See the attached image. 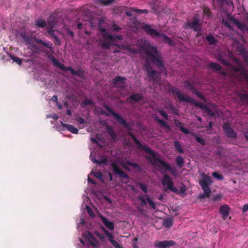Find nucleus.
I'll return each mask as SVG.
<instances>
[{
    "mask_svg": "<svg viewBox=\"0 0 248 248\" xmlns=\"http://www.w3.org/2000/svg\"><path fill=\"white\" fill-rule=\"evenodd\" d=\"M143 149L151 155V157L149 158V159L152 165L156 167L160 164L165 168L169 170L173 176L176 177L178 175L177 171L175 169L172 168L167 163L161 160L160 155L153 150L145 146L143 147Z\"/></svg>",
    "mask_w": 248,
    "mask_h": 248,
    "instance_id": "obj_1",
    "label": "nucleus"
},
{
    "mask_svg": "<svg viewBox=\"0 0 248 248\" xmlns=\"http://www.w3.org/2000/svg\"><path fill=\"white\" fill-rule=\"evenodd\" d=\"M144 49L148 55V58L146 60L147 64L151 62L155 63L158 67L162 66V59L155 47L151 46L149 42H145Z\"/></svg>",
    "mask_w": 248,
    "mask_h": 248,
    "instance_id": "obj_2",
    "label": "nucleus"
},
{
    "mask_svg": "<svg viewBox=\"0 0 248 248\" xmlns=\"http://www.w3.org/2000/svg\"><path fill=\"white\" fill-rule=\"evenodd\" d=\"M173 92L177 95L179 100L181 102H190L193 104H194L196 106H199L202 109L206 110L209 114L213 115V113L210 111V109H208L205 105H202L201 103H196L191 97L184 94L177 89H175Z\"/></svg>",
    "mask_w": 248,
    "mask_h": 248,
    "instance_id": "obj_3",
    "label": "nucleus"
},
{
    "mask_svg": "<svg viewBox=\"0 0 248 248\" xmlns=\"http://www.w3.org/2000/svg\"><path fill=\"white\" fill-rule=\"evenodd\" d=\"M143 28L144 30L147 32V33L153 36H157L159 37L161 39L166 43H168L170 45H172L173 43L171 40H170L168 36L166 35L159 33L156 30L152 29L151 27L149 25H145Z\"/></svg>",
    "mask_w": 248,
    "mask_h": 248,
    "instance_id": "obj_4",
    "label": "nucleus"
},
{
    "mask_svg": "<svg viewBox=\"0 0 248 248\" xmlns=\"http://www.w3.org/2000/svg\"><path fill=\"white\" fill-rule=\"evenodd\" d=\"M79 240L83 245L89 244L93 247H97L99 245L93 233H83L82 238H79Z\"/></svg>",
    "mask_w": 248,
    "mask_h": 248,
    "instance_id": "obj_5",
    "label": "nucleus"
},
{
    "mask_svg": "<svg viewBox=\"0 0 248 248\" xmlns=\"http://www.w3.org/2000/svg\"><path fill=\"white\" fill-rule=\"evenodd\" d=\"M201 179L199 180V184L202 189L211 190L209 186L211 185L213 181L210 176L203 172L201 173Z\"/></svg>",
    "mask_w": 248,
    "mask_h": 248,
    "instance_id": "obj_6",
    "label": "nucleus"
},
{
    "mask_svg": "<svg viewBox=\"0 0 248 248\" xmlns=\"http://www.w3.org/2000/svg\"><path fill=\"white\" fill-rule=\"evenodd\" d=\"M162 184L163 185H166L168 189L171 190L174 193H178V190L177 188L173 186V183L170 176L168 175L165 174L162 179Z\"/></svg>",
    "mask_w": 248,
    "mask_h": 248,
    "instance_id": "obj_7",
    "label": "nucleus"
},
{
    "mask_svg": "<svg viewBox=\"0 0 248 248\" xmlns=\"http://www.w3.org/2000/svg\"><path fill=\"white\" fill-rule=\"evenodd\" d=\"M175 244V242L173 240H165L156 241L155 243V246L158 248H169V247L173 246Z\"/></svg>",
    "mask_w": 248,
    "mask_h": 248,
    "instance_id": "obj_8",
    "label": "nucleus"
},
{
    "mask_svg": "<svg viewBox=\"0 0 248 248\" xmlns=\"http://www.w3.org/2000/svg\"><path fill=\"white\" fill-rule=\"evenodd\" d=\"M105 108L110 113L114 116V117L118 120L119 123L122 124L125 127H128V124L124 120H123L121 116L113 111L109 107H106Z\"/></svg>",
    "mask_w": 248,
    "mask_h": 248,
    "instance_id": "obj_9",
    "label": "nucleus"
},
{
    "mask_svg": "<svg viewBox=\"0 0 248 248\" xmlns=\"http://www.w3.org/2000/svg\"><path fill=\"white\" fill-rule=\"evenodd\" d=\"M230 210V208L228 205L224 204L221 206L219 209V212L221 214L224 220L226 219L228 217L229 214Z\"/></svg>",
    "mask_w": 248,
    "mask_h": 248,
    "instance_id": "obj_10",
    "label": "nucleus"
},
{
    "mask_svg": "<svg viewBox=\"0 0 248 248\" xmlns=\"http://www.w3.org/2000/svg\"><path fill=\"white\" fill-rule=\"evenodd\" d=\"M223 129L228 137L232 138L236 137V134L230 127L229 124H225L223 125Z\"/></svg>",
    "mask_w": 248,
    "mask_h": 248,
    "instance_id": "obj_11",
    "label": "nucleus"
},
{
    "mask_svg": "<svg viewBox=\"0 0 248 248\" xmlns=\"http://www.w3.org/2000/svg\"><path fill=\"white\" fill-rule=\"evenodd\" d=\"M187 25L189 28L193 29L195 31H199L201 29V26L199 23V21L197 20L189 23Z\"/></svg>",
    "mask_w": 248,
    "mask_h": 248,
    "instance_id": "obj_12",
    "label": "nucleus"
},
{
    "mask_svg": "<svg viewBox=\"0 0 248 248\" xmlns=\"http://www.w3.org/2000/svg\"><path fill=\"white\" fill-rule=\"evenodd\" d=\"M108 237L109 241L112 244L113 247L115 248H123L122 245L119 244L116 241L113 239L112 233H106Z\"/></svg>",
    "mask_w": 248,
    "mask_h": 248,
    "instance_id": "obj_13",
    "label": "nucleus"
},
{
    "mask_svg": "<svg viewBox=\"0 0 248 248\" xmlns=\"http://www.w3.org/2000/svg\"><path fill=\"white\" fill-rule=\"evenodd\" d=\"M100 217L103 224L108 229L112 231L114 229V223L112 222L108 221L105 217L102 215H100Z\"/></svg>",
    "mask_w": 248,
    "mask_h": 248,
    "instance_id": "obj_14",
    "label": "nucleus"
},
{
    "mask_svg": "<svg viewBox=\"0 0 248 248\" xmlns=\"http://www.w3.org/2000/svg\"><path fill=\"white\" fill-rule=\"evenodd\" d=\"M147 67L146 71L148 73V76L152 80H155L158 76V73L155 70H152L149 67H148L147 64L145 65Z\"/></svg>",
    "mask_w": 248,
    "mask_h": 248,
    "instance_id": "obj_15",
    "label": "nucleus"
},
{
    "mask_svg": "<svg viewBox=\"0 0 248 248\" xmlns=\"http://www.w3.org/2000/svg\"><path fill=\"white\" fill-rule=\"evenodd\" d=\"M103 37L105 40L108 39L111 41H113L116 39L119 40H121L122 39V37L121 36H113L107 33H104L103 34Z\"/></svg>",
    "mask_w": 248,
    "mask_h": 248,
    "instance_id": "obj_16",
    "label": "nucleus"
},
{
    "mask_svg": "<svg viewBox=\"0 0 248 248\" xmlns=\"http://www.w3.org/2000/svg\"><path fill=\"white\" fill-rule=\"evenodd\" d=\"M48 33L53 36V37L55 38L57 44L58 45H60L61 43L60 40L58 39L57 35L55 33H57V34H60V32L57 30H51V28L49 29L48 31Z\"/></svg>",
    "mask_w": 248,
    "mask_h": 248,
    "instance_id": "obj_17",
    "label": "nucleus"
},
{
    "mask_svg": "<svg viewBox=\"0 0 248 248\" xmlns=\"http://www.w3.org/2000/svg\"><path fill=\"white\" fill-rule=\"evenodd\" d=\"M115 173L118 174L120 176L123 177H127L126 175L122 170H121L117 165L113 163L111 165Z\"/></svg>",
    "mask_w": 248,
    "mask_h": 248,
    "instance_id": "obj_18",
    "label": "nucleus"
},
{
    "mask_svg": "<svg viewBox=\"0 0 248 248\" xmlns=\"http://www.w3.org/2000/svg\"><path fill=\"white\" fill-rule=\"evenodd\" d=\"M119 164L122 166L123 168L125 169H128V167H127L126 165H129L134 168H137L138 167V165L136 163H130L128 161H125V162H120L119 163Z\"/></svg>",
    "mask_w": 248,
    "mask_h": 248,
    "instance_id": "obj_19",
    "label": "nucleus"
},
{
    "mask_svg": "<svg viewBox=\"0 0 248 248\" xmlns=\"http://www.w3.org/2000/svg\"><path fill=\"white\" fill-rule=\"evenodd\" d=\"M62 125L66 127L71 132L74 134H77L78 133V129L71 125L66 124L62 123Z\"/></svg>",
    "mask_w": 248,
    "mask_h": 248,
    "instance_id": "obj_20",
    "label": "nucleus"
},
{
    "mask_svg": "<svg viewBox=\"0 0 248 248\" xmlns=\"http://www.w3.org/2000/svg\"><path fill=\"white\" fill-rule=\"evenodd\" d=\"M204 191V193L199 196V199H204L205 198H209L210 196V194L211 193V190H206V189H202Z\"/></svg>",
    "mask_w": 248,
    "mask_h": 248,
    "instance_id": "obj_21",
    "label": "nucleus"
},
{
    "mask_svg": "<svg viewBox=\"0 0 248 248\" xmlns=\"http://www.w3.org/2000/svg\"><path fill=\"white\" fill-rule=\"evenodd\" d=\"M114 2V0H97V3L102 5H108Z\"/></svg>",
    "mask_w": 248,
    "mask_h": 248,
    "instance_id": "obj_22",
    "label": "nucleus"
},
{
    "mask_svg": "<svg viewBox=\"0 0 248 248\" xmlns=\"http://www.w3.org/2000/svg\"><path fill=\"white\" fill-rule=\"evenodd\" d=\"M234 24L242 31H245L248 29L247 26L245 24L241 23L237 20L234 21Z\"/></svg>",
    "mask_w": 248,
    "mask_h": 248,
    "instance_id": "obj_23",
    "label": "nucleus"
},
{
    "mask_svg": "<svg viewBox=\"0 0 248 248\" xmlns=\"http://www.w3.org/2000/svg\"><path fill=\"white\" fill-rule=\"evenodd\" d=\"M118 47L121 49H127L130 53L132 54H135L137 53V51L133 48H131L125 46L124 45L120 46V45H117Z\"/></svg>",
    "mask_w": 248,
    "mask_h": 248,
    "instance_id": "obj_24",
    "label": "nucleus"
},
{
    "mask_svg": "<svg viewBox=\"0 0 248 248\" xmlns=\"http://www.w3.org/2000/svg\"><path fill=\"white\" fill-rule=\"evenodd\" d=\"M176 161L177 165L180 168L184 165V159L181 156H178L176 157Z\"/></svg>",
    "mask_w": 248,
    "mask_h": 248,
    "instance_id": "obj_25",
    "label": "nucleus"
},
{
    "mask_svg": "<svg viewBox=\"0 0 248 248\" xmlns=\"http://www.w3.org/2000/svg\"><path fill=\"white\" fill-rule=\"evenodd\" d=\"M125 78H123L120 76H118L114 79V84H117L118 82H121L123 84L125 80Z\"/></svg>",
    "mask_w": 248,
    "mask_h": 248,
    "instance_id": "obj_26",
    "label": "nucleus"
},
{
    "mask_svg": "<svg viewBox=\"0 0 248 248\" xmlns=\"http://www.w3.org/2000/svg\"><path fill=\"white\" fill-rule=\"evenodd\" d=\"M35 25L39 27L44 28L46 26V22L42 19H38L36 21Z\"/></svg>",
    "mask_w": 248,
    "mask_h": 248,
    "instance_id": "obj_27",
    "label": "nucleus"
},
{
    "mask_svg": "<svg viewBox=\"0 0 248 248\" xmlns=\"http://www.w3.org/2000/svg\"><path fill=\"white\" fill-rule=\"evenodd\" d=\"M142 97L141 94H134L130 96V98L136 102L140 101Z\"/></svg>",
    "mask_w": 248,
    "mask_h": 248,
    "instance_id": "obj_28",
    "label": "nucleus"
},
{
    "mask_svg": "<svg viewBox=\"0 0 248 248\" xmlns=\"http://www.w3.org/2000/svg\"><path fill=\"white\" fill-rule=\"evenodd\" d=\"M184 84H185V87L187 89L192 90V91H193V93H195V90L193 89L192 85L189 81H185L184 82Z\"/></svg>",
    "mask_w": 248,
    "mask_h": 248,
    "instance_id": "obj_29",
    "label": "nucleus"
},
{
    "mask_svg": "<svg viewBox=\"0 0 248 248\" xmlns=\"http://www.w3.org/2000/svg\"><path fill=\"white\" fill-rule=\"evenodd\" d=\"M238 96L240 99L243 101L244 102L246 100H248V94H247L246 93H241L238 94Z\"/></svg>",
    "mask_w": 248,
    "mask_h": 248,
    "instance_id": "obj_30",
    "label": "nucleus"
},
{
    "mask_svg": "<svg viewBox=\"0 0 248 248\" xmlns=\"http://www.w3.org/2000/svg\"><path fill=\"white\" fill-rule=\"evenodd\" d=\"M174 146H175V147L177 149V150L179 151V152H180L181 153H183V150L181 145L180 144L179 142L178 141H177V140L175 141Z\"/></svg>",
    "mask_w": 248,
    "mask_h": 248,
    "instance_id": "obj_31",
    "label": "nucleus"
},
{
    "mask_svg": "<svg viewBox=\"0 0 248 248\" xmlns=\"http://www.w3.org/2000/svg\"><path fill=\"white\" fill-rule=\"evenodd\" d=\"M206 39L211 44H214L216 43V40H215L214 37L211 35L207 36L206 37Z\"/></svg>",
    "mask_w": 248,
    "mask_h": 248,
    "instance_id": "obj_32",
    "label": "nucleus"
},
{
    "mask_svg": "<svg viewBox=\"0 0 248 248\" xmlns=\"http://www.w3.org/2000/svg\"><path fill=\"white\" fill-rule=\"evenodd\" d=\"M210 66L213 69L216 70H219L221 68V66L216 63H212L210 65Z\"/></svg>",
    "mask_w": 248,
    "mask_h": 248,
    "instance_id": "obj_33",
    "label": "nucleus"
},
{
    "mask_svg": "<svg viewBox=\"0 0 248 248\" xmlns=\"http://www.w3.org/2000/svg\"><path fill=\"white\" fill-rule=\"evenodd\" d=\"M108 133L110 134V136L113 139H114L116 138V135L114 133V132H113V129L111 127H108Z\"/></svg>",
    "mask_w": 248,
    "mask_h": 248,
    "instance_id": "obj_34",
    "label": "nucleus"
},
{
    "mask_svg": "<svg viewBox=\"0 0 248 248\" xmlns=\"http://www.w3.org/2000/svg\"><path fill=\"white\" fill-rule=\"evenodd\" d=\"M65 71H69L71 73V74L73 75H75L76 74H78V72H76L71 66L66 67L65 68Z\"/></svg>",
    "mask_w": 248,
    "mask_h": 248,
    "instance_id": "obj_35",
    "label": "nucleus"
},
{
    "mask_svg": "<svg viewBox=\"0 0 248 248\" xmlns=\"http://www.w3.org/2000/svg\"><path fill=\"white\" fill-rule=\"evenodd\" d=\"M163 224L166 227L170 228L172 225V221L170 220H166L164 222Z\"/></svg>",
    "mask_w": 248,
    "mask_h": 248,
    "instance_id": "obj_36",
    "label": "nucleus"
},
{
    "mask_svg": "<svg viewBox=\"0 0 248 248\" xmlns=\"http://www.w3.org/2000/svg\"><path fill=\"white\" fill-rule=\"evenodd\" d=\"M212 175L214 177L217 178L218 180H223V176L222 175L219 174H218V173H217L216 172H213V174H212Z\"/></svg>",
    "mask_w": 248,
    "mask_h": 248,
    "instance_id": "obj_37",
    "label": "nucleus"
},
{
    "mask_svg": "<svg viewBox=\"0 0 248 248\" xmlns=\"http://www.w3.org/2000/svg\"><path fill=\"white\" fill-rule=\"evenodd\" d=\"M146 200H147V202H148V203L151 205L152 207L155 209V205L154 202L148 197H147Z\"/></svg>",
    "mask_w": 248,
    "mask_h": 248,
    "instance_id": "obj_38",
    "label": "nucleus"
},
{
    "mask_svg": "<svg viewBox=\"0 0 248 248\" xmlns=\"http://www.w3.org/2000/svg\"><path fill=\"white\" fill-rule=\"evenodd\" d=\"M12 60L18 64H21L22 63V60L17 57H12Z\"/></svg>",
    "mask_w": 248,
    "mask_h": 248,
    "instance_id": "obj_39",
    "label": "nucleus"
},
{
    "mask_svg": "<svg viewBox=\"0 0 248 248\" xmlns=\"http://www.w3.org/2000/svg\"><path fill=\"white\" fill-rule=\"evenodd\" d=\"M86 209H87V211L90 217H94V214L93 211L92 210V209H91V208L89 206H87Z\"/></svg>",
    "mask_w": 248,
    "mask_h": 248,
    "instance_id": "obj_40",
    "label": "nucleus"
},
{
    "mask_svg": "<svg viewBox=\"0 0 248 248\" xmlns=\"http://www.w3.org/2000/svg\"><path fill=\"white\" fill-rule=\"evenodd\" d=\"M113 43H107V42H103L102 43V47L104 48H107V49H108V48H110V46L111 45H113Z\"/></svg>",
    "mask_w": 248,
    "mask_h": 248,
    "instance_id": "obj_41",
    "label": "nucleus"
},
{
    "mask_svg": "<svg viewBox=\"0 0 248 248\" xmlns=\"http://www.w3.org/2000/svg\"><path fill=\"white\" fill-rule=\"evenodd\" d=\"M138 199L140 201V204L141 206H143L146 204V202L145 199L142 197H139Z\"/></svg>",
    "mask_w": 248,
    "mask_h": 248,
    "instance_id": "obj_42",
    "label": "nucleus"
},
{
    "mask_svg": "<svg viewBox=\"0 0 248 248\" xmlns=\"http://www.w3.org/2000/svg\"><path fill=\"white\" fill-rule=\"evenodd\" d=\"M93 104V102L91 100H86L82 102V105L84 107L87 105H90Z\"/></svg>",
    "mask_w": 248,
    "mask_h": 248,
    "instance_id": "obj_43",
    "label": "nucleus"
},
{
    "mask_svg": "<svg viewBox=\"0 0 248 248\" xmlns=\"http://www.w3.org/2000/svg\"><path fill=\"white\" fill-rule=\"evenodd\" d=\"M140 188L145 192V193H147V186L144 184H142L141 183H140Z\"/></svg>",
    "mask_w": 248,
    "mask_h": 248,
    "instance_id": "obj_44",
    "label": "nucleus"
},
{
    "mask_svg": "<svg viewBox=\"0 0 248 248\" xmlns=\"http://www.w3.org/2000/svg\"><path fill=\"white\" fill-rule=\"evenodd\" d=\"M196 140L197 142L200 143L202 145H204L205 144L204 140L200 137H197Z\"/></svg>",
    "mask_w": 248,
    "mask_h": 248,
    "instance_id": "obj_45",
    "label": "nucleus"
},
{
    "mask_svg": "<svg viewBox=\"0 0 248 248\" xmlns=\"http://www.w3.org/2000/svg\"><path fill=\"white\" fill-rule=\"evenodd\" d=\"M38 42L42 45H43L44 46H46V47H48V48H51V45L49 44H47L46 43H45L44 42V41H42V40H40L38 41Z\"/></svg>",
    "mask_w": 248,
    "mask_h": 248,
    "instance_id": "obj_46",
    "label": "nucleus"
},
{
    "mask_svg": "<svg viewBox=\"0 0 248 248\" xmlns=\"http://www.w3.org/2000/svg\"><path fill=\"white\" fill-rule=\"evenodd\" d=\"M180 192L181 193H185V192H186V186L182 184H181V186L180 187Z\"/></svg>",
    "mask_w": 248,
    "mask_h": 248,
    "instance_id": "obj_47",
    "label": "nucleus"
},
{
    "mask_svg": "<svg viewBox=\"0 0 248 248\" xmlns=\"http://www.w3.org/2000/svg\"><path fill=\"white\" fill-rule=\"evenodd\" d=\"M131 136H132V139H133L134 141H135V142L138 145V146H139V148H140L141 147V144L140 143L139 141L138 140H137L136 139V138L133 136L131 134H130Z\"/></svg>",
    "mask_w": 248,
    "mask_h": 248,
    "instance_id": "obj_48",
    "label": "nucleus"
},
{
    "mask_svg": "<svg viewBox=\"0 0 248 248\" xmlns=\"http://www.w3.org/2000/svg\"><path fill=\"white\" fill-rule=\"evenodd\" d=\"M159 113L165 119H168V115L167 114V113L163 111V110H159Z\"/></svg>",
    "mask_w": 248,
    "mask_h": 248,
    "instance_id": "obj_49",
    "label": "nucleus"
},
{
    "mask_svg": "<svg viewBox=\"0 0 248 248\" xmlns=\"http://www.w3.org/2000/svg\"><path fill=\"white\" fill-rule=\"evenodd\" d=\"M157 122L161 125H162L166 127H169V126H168L166 123L165 121L161 120H157Z\"/></svg>",
    "mask_w": 248,
    "mask_h": 248,
    "instance_id": "obj_50",
    "label": "nucleus"
},
{
    "mask_svg": "<svg viewBox=\"0 0 248 248\" xmlns=\"http://www.w3.org/2000/svg\"><path fill=\"white\" fill-rule=\"evenodd\" d=\"M180 129L185 134H188L189 133L187 129L184 128L183 127H180Z\"/></svg>",
    "mask_w": 248,
    "mask_h": 248,
    "instance_id": "obj_51",
    "label": "nucleus"
},
{
    "mask_svg": "<svg viewBox=\"0 0 248 248\" xmlns=\"http://www.w3.org/2000/svg\"><path fill=\"white\" fill-rule=\"evenodd\" d=\"M112 29L114 31H118L121 30V28L118 27L116 25H113L112 26Z\"/></svg>",
    "mask_w": 248,
    "mask_h": 248,
    "instance_id": "obj_52",
    "label": "nucleus"
},
{
    "mask_svg": "<svg viewBox=\"0 0 248 248\" xmlns=\"http://www.w3.org/2000/svg\"><path fill=\"white\" fill-rule=\"evenodd\" d=\"M131 11L137 12V13H138L139 14L142 13V10H140V9H135V8H132L131 9Z\"/></svg>",
    "mask_w": 248,
    "mask_h": 248,
    "instance_id": "obj_53",
    "label": "nucleus"
},
{
    "mask_svg": "<svg viewBox=\"0 0 248 248\" xmlns=\"http://www.w3.org/2000/svg\"><path fill=\"white\" fill-rule=\"evenodd\" d=\"M52 61L54 63V64L56 66H58V65H59L60 64V62L55 59L54 58H53L52 59Z\"/></svg>",
    "mask_w": 248,
    "mask_h": 248,
    "instance_id": "obj_54",
    "label": "nucleus"
},
{
    "mask_svg": "<svg viewBox=\"0 0 248 248\" xmlns=\"http://www.w3.org/2000/svg\"><path fill=\"white\" fill-rule=\"evenodd\" d=\"M221 196L217 195L214 197V198H213L212 200L214 201H218L221 199Z\"/></svg>",
    "mask_w": 248,
    "mask_h": 248,
    "instance_id": "obj_55",
    "label": "nucleus"
},
{
    "mask_svg": "<svg viewBox=\"0 0 248 248\" xmlns=\"http://www.w3.org/2000/svg\"><path fill=\"white\" fill-rule=\"evenodd\" d=\"M94 175L98 178H101L102 176V174L100 172H96L94 173Z\"/></svg>",
    "mask_w": 248,
    "mask_h": 248,
    "instance_id": "obj_56",
    "label": "nucleus"
},
{
    "mask_svg": "<svg viewBox=\"0 0 248 248\" xmlns=\"http://www.w3.org/2000/svg\"><path fill=\"white\" fill-rule=\"evenodd\" d=\"M51 100L54 102H58V98H57V96L56 95H54L51 98Z\"/></svg>",
    "mask_w": 248,
    "mask_h": 248,
    "instance_id": "obj_57",
    "label": "nucleus"
},
{
    "mask_svg": "<svg viewBox=\"0 0 248 248\" xmlns=\"http://www.w3.org/2000/svg\"><path fill=\"white\" fill-rule=\"evenodd\" d=\"M248 210V204L245 205L243 206V209H242V211L244 212H245L247 211Z\"/></svg>",
    "mask_w": 248,
    "mask_h": 248,
    "instance_id": "obj_58",
    "label": "nucleus"
},
{
    "mask_svg": "<svg viewBox=\"0 0 248 248\" xmlns=\"http://www.w3.org/2000/svg\"><path fill=\"white\" fill-rule=\"evenodd\" d=\"M58 67H60L61 69H62V70H64L65 71L66 67L64 66L63 64L60 63V64Z\"/></svg>",
    "mask_w": 248,
    "mask_h": 248,
    "instance_id": "obj_59",
    "label": "nucleus"
},
{
    "mask_svg": "<svg viewBox=\"0 0 248 248\" xmlns=\"http://www.w3.org/2000/svg\"><path fill=\"white\" fill-rule=\"evenodd\" d=\"M78 122L79 123H80V124H83V123H84V119H83V118H78Z\"/></svg>",
    "mask_w": 248,
    "mask_h": 248,
    "instance_id": "obj_60",
    "label": "nucleus"
},
{
    "mask_svg": "<svg viewBox=\"0 0 248 248\" xmlns=\"http://www.w3.org/2000/svg\"><path fill=\"white\" fill-rule=\"evenodd\" d=\"M195 93H196L198 97H199L201 98H202V99H204V97L202 96V95L200 93H199V92H196L195 91Z\"/></svg>",
    "mask_w": 248,
    "mask_h": 248,
    "instance_id": "obj_61",
    "label": "nucleus"
},
{
    "mask_svg": "<svg viewBox=\"0 0 248 248\" xmlns=\"http://www.w3.org/2000/svg\"><path fill=\"white\" fill-rule=\"evenodd\" d=\"M77 72H78V74H77V75L79 76H82L83 75V72L82 70H79Z\"/></svg>",
    "mask_w": 248,
    "mask_h": 248,
    "instance_id": "obj_62",
    "label": "nucleus"
},
{
    "mask_svg": "<svg viewBox=\"0 0 248 248\" xmlns=\"http://www.w3.org/2000/svg\"><path fill=\"white\" fill-rule=\"evenodd\" d=\"M126 15L127 16H132V14H131V12L130 11H127L126 12Z\"/></svg>",
    "mask_w": 248,
    "mask_h": 248,
    "instance_id": "obj_63",
    "label": "nucleus"
},
{
    "mask_svg": "<svg viewBox=\"0 0 248 248\" xmlns=\"http://www.w3.org/2000/svg\"><path fill=\"white\" fill-rule=\"evenodd\" d=\"M56 104H57V106L58 107V108L60 109H61L62 108V105L60 104L59 103H58V102H57L56 103Z\"/></svg>",
    "mask_w": 248,
    "mask_h": 248,
    "instance_id": "obj_64",
    "label": "nucleus"
}]
</instances>
